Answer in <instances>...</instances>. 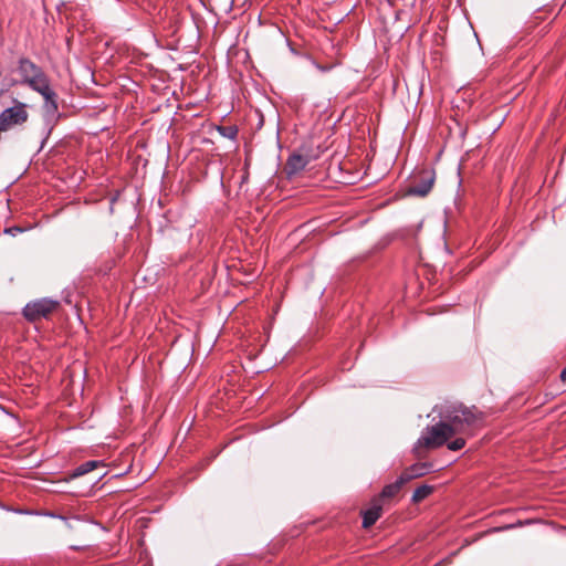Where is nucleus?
Returning <instances> with one entry per match:
<instances>
[{
    "label": "nucleus",
    "mask_w": 566,
    "mask_h": 566,
    "mask_svg": "<svg viewBox=\"0 0 566 566\" xmlns=\"http://www.w3.org/2000/svg\"><path fill=\"white\" fill-rule=\"evenodd\" d=\"M483 419L484 413L482 411L475 407H465L463 405L448 410L443 416V420L453 436H473L474 430L481 426Z\"/></svg>",
    "instance_id": "nucleus-1"
},
{
    "label": "nucleus",
    "mask_w": 566,
    "mask_h": 566,
    "mask_svg": "<svg viewBox=\"0 0 566 566\" xmlns=\"http://www.w3.org/2000/svg\"><path fill=\"white\" fill-rule=\"evenodd\" d=\"M17 71L21 76V83L28 85L31 90L48 78L42 67L28 57L19 59Z\"/></svg>",
    "instance_id": "nucleus-2"
},
{
    "label": "nucleus",
    "mask_w": 566,
    "mask_h": 566,
    "mask_svg": "<svg viewBox=\"0 0 566 566\" xmlns=\"http://www.w3.org/2000/svg\"><path fill=\"white\" fill-rule=\"evenodd\" d=\"M454 437L444 420L431 426L427 434L419 440V444L426 448H438Z\"/></svg>",
    "instance_id": "nucleus-3"
},
{
    "label": "nucleus",
    "mask_w": 566,
    "mask_h": 566,
    "mask_svg": "<svg viewBox=\"0 0 566 566\" xmlns=\"http://www.w3.org/2000/svg\"><path fill=\"white\" fill-rule=\"evenodd\" d=\"M59 306V302L41 298L34 302H30L23 308V315L27 319L35 322L41 318H46L53 311Z\"/></svg>",
    "instance_id": "nucleus-4"
},
{
    "label": "nucleus",
    "mask_w": 566,
    "mask_h": 566,
    "mask_svg": "<svg viewBox=\"0 0 566 566\" xmlns=\"http://www.w3.org/2000/svg\"><path fill=\"white\" fill-rule=\"evenodd\" d=\"M434 184V172L430 170L421 171L407 189V195L426 197Z\"/></svg>",
    "instance_id": "nucleus-5"
},
{
    "label": "nucleus",
    "mask_w": 566,
    "mask_h": 566,
    "mask_svg": "<svg viewBox=\"0 0 566 566\" xmlns=\"http://www.w3.org/2000/svg\"><path fill=\"white\" fill-rule=\"evenodd\" d=\"M33 91L38 92L43 98H44V107L48 113L53 114L57 112V95L56 93L51 88L50 80L49 77L44 80L42 83L36 85Z\"/></svg>",
    "instance_id": "nucleus-6"
},
{
    "label": "nucleus",
    "mask_w": 566,
    "mask_h": 566,
    "mask_svg": "<svg viewBox=\"0 0 566 566\" xmlns=\"http://www.w3.org/2000/svg\"><path fill=\"white\" fill-rule=\"evenodd\" d=\"M381 513L382 504L380 503V499H374L371 502V506L364 512L363 527H371L376 523V521L381 516Z\"/></svg>",
    "instance_id": "nucleus-7"
},
{
    "label": "nucleus",
    "mask_w": 566,
    "mask_h": 566,
    "mask_svg": "<svg viewBox=\"0 0 566 566\" xmlns=\"http://www.w3.org/2000/svg\"><path fill=\"white\" fill-rule=\"evenodd\" d=\"M430 469L429 463H416L407 468L400 475L405 483L412 481L413 479L423 476Z\"/></svg>",
    "instance_id": "nucleus-8"
},
{
    "label": "nucleus",
    "mask_w": 566,
    "mask_h": 566,
    "mask_svg": "<svg viewBox=\"0 0 566 566\" xmlns=\"http://www.w3.org/2000/svg\"><path fill=\"white\" fill-rule=\"evenodd\" d=\"M307 164L308 159L306 156L293 154L285 164V171L289 176L295 175L303 170Z\"/></svg>",
    "instance_id": "nucleus-9"
},
{
    "label": "nucleus",
    "mask_w": 566,
    "mask_h": 566,
    "mask_svg": "<svg viewBox=\"0 0 566 566\" xmlns=\"http://www.w3.org/2000/svg\"><path fill=\"white\" fill-rule=\"evenodd\" d=\"M406 483L402 481V479L399 476V479L395 482V483H391V484H388L386 485L381 493L376 497V499H380V503L382 501H386V500H389V499H392L400 490L401 488L405 485Z\"/></svg>",
    "instance_id": "nucleus-10"
},
{
    "label": "nucleus",
    "mask_w": 566,
    "mask_h": 566,
    "mask_svg": "<svg viewBox=\"0 0 566 566\" xmlns=\"http://www.w3.org/2000/svg\"><path fill=\"white\" fill-rule=\"evenodd\" d=\"M98 467H104V463L101 461H95V460L84 462L75 469L72 476L76 478V476L84 475Z\"/></svg>",
    "instance_id": "nucleus-11"
},
{
    "label": "nucleus",
    "mask_w": 566,
    "mask_h": 566,
    "mask_svg": "<svg viewBox=\"0 0 566 566\" xmlns=\"http://www.w3.org/2000/svg\"><path fill=\"white\" fill-rule=\"evenodd\" d=\"M432 492H433V486L428 485V484H422L415 490V492L412 494V502L419 503L422 500H424L426 497H428Z\"/></svg>",
    "instance_id": "nucleus-12"
},
{
    "label": "nucleus",
    "mask_w": 566,
    "mask_h": 566,
    "mask_svg": "<svg viewBox=\"0 0 566 566\" xmlns=\"http://www.w3.org/2000/svg\"><path fill=\"white\" fill-rule=\"evenodd\" d=\"M219 132L223 137L234 139L238 135V128L235 126H220Z\"/></svg>",
    "instance_id": "nucleus-13"
},
{
    "label": "nucleus",
    "mask_w": 566,
    "mask_h": 566,
    "mask_svg": "<svg viewBox=\"0 0 566 566\" xmlns=\"http://www.w3.org/2000/svg\"><path fill=\"white\" fill-rule=\"evenodd\" d=\"M464 446L465 440L463 438H457L448 443V449L451 451H458L461 450Z\"/></svg>",
    "instance_id": "nucleus-14"
},
{
    "label": "nucleus",
    "mask_w": 566,
    "mask_h": 566,
    "mask_svg": "<svg viewBox=\"0 0 566 566\" xmlns=\"http://www.w3.org/2000/svg\"><path fill=\"white\" fill-rule=\"evenodd\" d=\"M560 379H562L563 381H566V368H565V369H563V371L560 373Z\"/></svg>",
    "instance_id": "nucleus-15"
}]
</instances>
